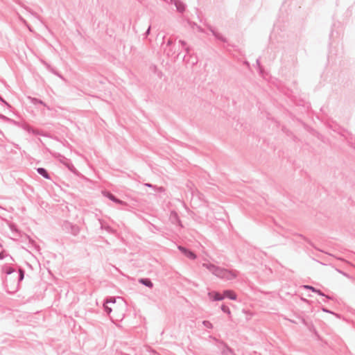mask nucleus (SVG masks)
Returning a JSON list of instances; mask_svg holds the SVG:
<instances>
[{
  "mask_svg": "<svg viewBox=\"0 0 355 355\" xmlns=\"http://www.w3.org/2000/svg\"><path fill=\"white\" fill-rule=\"evenodd\" d=\"M140 282L142 283L143 284L148 286V287H152L153 286V284L152 282L149 280V279H142L140 280Z\"/></svg>",
  "mask_w": 355,
  "mask_h": 355,
  "instance_id": "obj_7",
  "label": "nucleus"
},
{
  "mask_svg": "<svg viewBox=\"0 0 355 355\" xmlns=\"http://www.w3.org/2000/svg\"><path fill=\"white\" fill-rule=\"evenodd\" d=\"M175 4L178 11L183 12L185 10V6L182 2L175 1Z\"/></svg>",
  "mask_w": 355,
  "mask_h": 355,
  "instance_id": "obj_5",
  "label": "nucleus"
},
{
  "mask_svg": "<svg viewBox=\"0 0 355 355\" xmlns=\"http://www.w3.org/2000/svg\"><path fill=\"white\" fill-rule=\"evenodd\" d=\"M221 309H222V311H223V312H225V313H227V314H229V315H230V314H231L230 309V308H229L227 306L223 304V305L221 306Z\"/></svg>",
  "mask_w": 355,
  "mask_h": 355,
  "instance_id": "obj_9",
  "label": "nucleus"
},
{
  "mask_svg": "<svg viewBox=\"0 0 355 355\" xmlns=\"http://www.w3.org/2000/svg\"><path fill=\"white\" fill-rule=\"evenodd\" d=\"M110 302H112V303H114L115 302V300H113V301H111V300H107L106 302V304L105 305V311H107V313H110L111 311H112V309L111 308H110L108 306H107V304L110 303Z\"/></svg>",
  "mask_w": 355,
  "mask_h": 355,
  "instance_id": "obj_10",
  "label": "nucleus"
},
{
  "mask_svg": "<svg viewBox=\"0 0 355 355\" xmlns=\"http://www.w3.org/2000/svg\"><path fill=\"white\" fill-rule=\"evenodd\" d=\"M204 324L207 327H209V328H211L212 327V324L208 322V321H205L204 322Z\"/></svg>",
  "mask_w": 355,
  "mask_h": 355,
  "instance_id": "obj_12",
  "label": "nucleus"
},
{
  "mask_svg": "<svg viewBox=\"0 0 355 355\" xmlns=\"http://www.w3.org/2000/svg\"><path fill=\"white\" fill-rule=\"evenodd\" d=\"M179 249L189 258L191 259H196V255L191 251H189L187 250V249H185L183 247H181L180 246L179 247Z\"/></svg>",
  "mask_w": 355,
  "mask_h": 355,
  "instance_id": "obj_3",
  "label": "nucleus"
},
{
  "mask_svg": "<svg viewBox=\"0 0 355 355\" xmlns=\"http://www.w3.org/2000/svg\"><path fill=\"white\" fill-rule=\"evenodd\" d=\"M107 197H108L110 200H113V201H114V202H117V203L122 204V205H123V204H124V202H123V201H121V200H119V199H116V198L113 195H112V194H110V193L107 195Z\"/></svg>",
  "mask_w": 355,
  "mask_h": 355,
  "instance_id": "obj_8",
  "label": "nucleus"
},
{
  "mask_svg": "<svg viewBox=\"0 0 355 355\" xmlns=\"http://www.w3.org/2000/svg\"><path fill=\"white\" fill-rule=\"evenodd\" d=\"M304 287L305 288L310 289V290L313 291V292H316V293H319L320 295H322V294L320 293V291H317L316 289H315V288H314L313 287H312V286H306H306H304Z\"/></svg>",
  "mask_w": 355,
  "mask_h": 355,
  "instance_id": "obj_11",
  "label": "nucleus"
},
{
  "mask_svg": "<svg viewBox=\"0 0 355 355\" xmlns=\"http://www.w3.org/2000/svg\"><path fill=\"white\" fill-rule=\"evenodd\" d=\"M19 271H20V279H22L24 277V272L21 270H20Z\"/></svg>",
  "mask_w": 355,
  "mask_h": 355,
  "instance_id": "obj_13",
  "label": "nucleus"
},
{
  "mask_svg": "<svg viewBox=\"0 0 355 355\" xmlns=\"http://www.w3.org/2000/svg\"><path fill=\"white\" fill-rule=\"evenodd\" d=\"M209 297L214 301H219L224 299V296L216 291H211L208 293Z\"/></svg>",
  "mask_w": 355,
  "mask_h": 355,
  "instance_id": "obj_2",
  "label": "nucleus"
},
{
  "mask_svg": "<svg viewBox=\"0 0 355 355\" xmlns=\"http://www.w3.org/2000/svg\"><path fill=\"white\" fill-rule=\"evenodd\" d=\"M203 266H207V268L216 276H218L220 278L231 279L235 277V275L232 272L227 271V270L220 268L212 265L207 266L203 264Z\"/></svg>",
  "mask_w": 355,
  "mask_h": 355,
  "instance_id": "obj_1",
  "label": "nucleus"
},
{
  "mask_svg": "<svg viewBox=\"0 0 355 355\" xmlns=\"http://www.w3.org/2000/svg\"><path fill=\"white\" fill-rule=\"evenodd\" d=\"M37 171L40 174H41L42 176H44L45 178L46 179H49V176L47 173V172L46 171L45 169L42 168H39L37 169Z\"/></svg>",
  "mask_w": 355,
  "mask_h": 355,
  "instance_id": "obj_6",
  "label": "nucleus"
},
{
  "mask_svg": "<svg viewBox=\"0 0 355 355\" xmlns=\"http://www.w3.org/2000/svg\"><path fill=\"white\" fill-rule=\"evenodd\" d=\"M222 295L224 296V297H226L231 300H234L236 299V295L232 291H225Z\"/></svg>",
  "mask_w": 355,
  "mask_h": 355,
  "instance_id": "obj_4",
  "label": "nucleus"
}]
</instances>
